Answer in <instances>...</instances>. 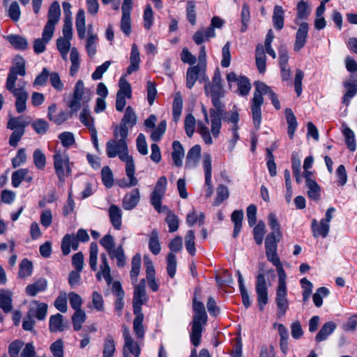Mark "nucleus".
<instances>
[{
    "label": "nucleus",
    "mask_w": 357,
    "mask_h": 357,
    "mask_svg": "<svg viewBox=\"0 0 357 357\" xmlns=\"http://www.w3.org/2000/svg\"><path fill=\"white\" fill-rule=\"evenodd\" d=\"M204 92L206 96L210 97L213 106L209 109L211 132L214 137H218L221 126L222 116L225 114V104L221 102V99L225 96V90L222 83L221 74L218 69L215 70L211 82L208 79L205 82Z\"/></svg>",
    "instance_id": "f257e3e1"
},
{
    "label": "nucleus",
    "mask_w": 357,
    "mask_h": 357,
    "mask_svg": "<svg viewBox=\"0 0 357 357\" xmlns=\"http://www.w3.org/2000/svg\"><path fill=\"white\" fill-rule=\"evenodd\" d=\"M167 181L165 176L158 178L153 191L151 194L150 203L154 209L159 213H167L165 222L168 225L169 231L172 233L178 230L179 226L178 218L173 213L169 208L162 205V200L167 189Z\"/></svg>",
    "instance_id": "f03ea898"
},
{
    "label": "nucleus",
    "mask_w": 357,
    "mask_h": 357,
    "mask_svg": "<svg viewBox=\"0 0 357 357\" xmlns=\"http://www.w3.org/2000/svg\"><path fill=\"white\" fill-rule=\"evenodd\" d=\"M192 310L194 315L192 317L190 340L195 347H198L200 344L202 333L204 326L206 324L208 317L203 303L197 301L195 296L193 298Z\"/></svg>",
    "instance_id": "7ed1b4c3"
},
{
    "label": "nucleus",
    "mask_w": 357,
    "mask_h": 357,
    "mask_svg": "<svg viewBox=\"0 0 357 357\" xmlns=\"http://www.w3.org/2000/svg\"><path fill=\"white\" fill-rule=\"evenodd\" d=\"M254 86L255 90L251 100V112L254 127L256 130H259L261 122V107L264 103L263 95L269 96L273 91L263 82L257 81L254 83Z\"/></svg>",
    "instance_id": "20e7f679"
},
{
    "label": "nucleus",
    "mask_w": 357,
    "mask_h": 357,
    "mask_svg": "<svg viewBox=\"0 0 357 357\" xmlns=\"http://www.w3.org/2000/svg\"><path fill=\"white\" fill-rule=\"evenodd\" d=\"M114 139L107 142L106 152L108 158H113L116 155L121 160L128 155V148L126 142L128 137H122L120 132L114 130Z\"/></svg>",
    "instance_id": "39448f33"
},
{
    "label": "nucleus",
    "mask_w": 357,
    "mask_h": 357,
    "mask_svg": "<svg viewBox=\"0 0 357 357\" xmlns=\"http://www.w3.org/2000/svg\"><path fill=\"white\" fill-rule=\"evenodd\" d=\"M26 82L20 79L17 86L6 87V89L15 98V109L19 114L26 110V102L29 98L28 92L26 90Z\"/></svg>",
    "instance_id": "423d86ee"
},
{
    "label": "nucleus",
    "mask_w": 357,
    "mask_h": 357,
    "mask_svg": "<svg viewBox=\"0 0 357 357\" xmlns=\"http://www.w3.org/2000/svg\"><path fill=\"white\" fill-rule=\"evenodd\" d=\"M89 240V236L85 229H79L77 231V236L73 234H66L61 241V250L64 255H68L70 252V248L73 250H77L79 248V241L87 242Z\"/></svg>",
    "instance_id": "0eeeda50"
},
{
    "label": "nucleus",
    "mask_w": 357,
    "mask_h": 357,
    "mask_svg": "<svg viewBox=\"0 0 357 357\" xmlns=\"http://www.w3.org/2000/svg\"><path fill=\"white\" fill-rule=\"evenodd\" d=\"M86 89L84 87V82L82 79L78 80L75 86L73 98L68 102V107L70 109V112L74 114L77 112L82 106L85 105L90 100V97H87L85 94Z\"/></svg>",
    "instance_id": "6e6552de"
},
{
    "label": "nucleus",
    "mask_w": 357,
    "mask_h": 357,
    "mask_svg": "<svg viewBox=\"0 0 357 357\" xmlns=\"http://www.w3.org/2000/svg\"><path fill=\"white\" fill-rule=\"evenodd\" d=\"M53 158L56 174L60 181H64L71 172L68 154L66 151H56Z\"/></svg>",
    "instance_id": "1a4fd4ad"
},
{
    "label": "nucleus",
    "mask_w": 357,
    "mask_h": 357,
    "mask_svg": "<svg viewBox=\"0 0 357 357\" xmlns=\"http://www.w3.org/2000/svg\"><path fill=\"white\" fill-rule=\"evenodd\" d=\"M17 75L21 77L26 75V61L22 56L19 55L15 57L13 64L9 69L5 87L17 86L16 84Z\"/></svg>",
    "instance_id": "9d476101"
},
{
    "label": "nucleus",
    "mask_w": 357,
    "mask_h": 357,
    "mask_svg": "<svg viewBox=\"0 0 357 357\" xmlns=\"http://www.w3.org/2000/svg\"><path fill=\"white\" fill-rule=\"evenodd\" d=\"M197 81H199L200 83L208 81V77L206 75V67L202 64L190 66L186 72L187 88L191 89Z\"/></svg>",
    "instance_id": "9b49d317"
},
{
    "label": "nucleus",
    "mask_w": 357,
    "mask_h": 357,
    "mask_svg": "<svg viewBox=\"0 0 357 357\" xmlns=\"http://www.w3.org/2000/svg\"><path fill=\"white\" fill-rule=\"evenodd\" d=\"M257 301L260 311H263L264 306L268 302V287L265 275L263 273H259L257 278L255 285Z\"/></svg>",
    "instance_id": "f8f14e48"
},
{
    "label": "nucleus",
    "mask_w": 357,
    "mask_h": 357,
    "mask_svg": "<svg viewBox=\"0 0 357 357\" xmlns=\"http://www.w3.org/2000/svg\"><path fill=\"white\" fill-rule=\"evenodd\" d=\"M137 115L134 112L133 109L128 106L126 107L124 116L121 121L120 125L115 128V130L120 132V135L122 137H128V128H132L137 123Z\"/></svg>",
    "instance_id": "ddd939ff"
},
{
    "label": "nucleus",
    "mask_w": 357,
    "mask_h": 357,
    "mask_svg": "<svg viewBox=\"0 0 357 357\" xmlns=\"http://www.w3.org/2000/svg\"><path fill=\"white\" fill-rule=\"evenodd\" d=\"M61 15L60 5L57 1H54L50 6L48 11V20L44 27L45 35L54 33L55 25L58 23Z\"/></svg>",
    "instance_id": "4468645a"
},
{
    "label": "nucleus",
    "mask_w": 357,
    "mask_h": 357,
    "mask_svg": "<svg viewBox=\"0 0 357 357\" xmlns=\"http://www.w3.org/2000/svg\"><path fill=\"white\" fill-rule=\"evenodd\" d=\"M275 303L278 308V316L283 317L289 309V301L287 299V289H276Z\"/></svg>",
    "instance_id": "2eb2a0df"
},
{
    "label": "nucleus",
    "mask_w": 357,
    "mask_h": 357,
    "mask_svg": "<svg viewBox=\"0 0 357 357\" xmlns=\"http://www.w3.org/2000/svg\"><path fill=\"white\" fill-rule=\"evenodd\" d=\"M47 314V305L46 303L38 301H33L30 303L27 314L33 319L36 318L38 320L43 321L45 319Z\"/></svg>",
    "instance_id": "dca6fc26"
},
{
    "label": "nucleus",
    "mask_w": 357,
    "mask_h": 357,
    "mask_svg": "<svg viewBox=\"0 0 357 357\" xmlns=\"http://www.w3.org/2000/svg\"><path fill=\"white\" fill-rule=\"evenodd\" d=\"M121 160L126 162V172L129 178L128 183L125 185H121V186L123 188H130L137 185L138 181L135 176V167L132 157L127 155L123 158Z\"/></svg>",
    "instance_id": "f3484780"
},
{
    "label": "nucleus",
    "mask_w": 357,
    "mask_h": 357,
    "mask_svg": "<svg viewBox=\"0 0 357 357\" xmlns=\"http://www.w3.org/2000/svg\"><path fill=\"white\" fill-rule=\"evenodd\" d=\"M308 29L309 25L307 22H303L299 24L296 33V40L294 46L295 52L300 51L305 46L308 35Z\"/></svg>",
    "instance_id": "a211bd4d"
},
{
    "label": "nucleus",
    "mask_w": 357,
    "mask_h": 357,
    "mask_svg": "<svg viewBox=\"0 0 357 357\" xmlns=\"http://www.w3.org/2000/svg\"><path fill=\"white\" fill-rule=\"evenodd\" d=\"M140 200V193L137 188L127 193L123 199L122 206L126 211L132 210L138 204Z\"/></svg>",
    "instance_id": "6ab92c4d"
},
{
    "label": "nucleus",
    "mask_w": 357,
    "mask_h": 357,
    "mask_svg": "<svg viewBox=\"0 0 357 357\" xmlns=\"http://www.w3.org/2000/svg\"><path fill=\"white\" fill-rule=\"evenodd\" d=\"M133 294V312H142V305L145 304L149 300V297L146 293V289H138L134 288Z\"/></svg>",
    "instance_id": "aec40b11"
},
{
    "label": "nucleus",
    "mask_w": 357,
    "mask_h": 357,
    "mask_svg": "<svg viewBox=\"0 0 357 357\" xmlns=\"http://www.w3.org/2000/svg\"><path fill=\"white\" fill-rule=\"evenodd\" d=\"M13 292L9 289H0V308L8 314L13 310Z\"/></svg>",
    "instance_id": "412c9836"
},
{
    "label": "nucleus",
    "mask_w": 357,
    "mask_h": 357,
    "mask_svg": "<svg viewBox=\"0 0 357 357\" xmlns=\"http://www.w3.org/2000/svg\"><path fill=\"white\" fill-rule=\"evenodd\" d=\"M313 236L315 238L319 236H321L322 238H326L330 230V224L324 222L323 220H321L319 222H317V220L314 219L312 221L311 225Z\"/></svg>",
    "instance_id": "4be33fe9"
},
{
    "label": "nucleus",
    "mask_w": 357,
    "mask_h": 357,
    "mask_svg": "<svg viewBox=\"0 0 357 357\" xmlns=\"http://www.w3.org/2000/svg\"><path fill=\"white\" fill-rule=\"evenodd\" d=\"M201 146L199 144L193 146L188 152L185 167L193 168L197 166L201 156Z\"/></svg>",
    "instance_id": "5701e85b"
},
{
    "label": "nucleus",
    "mask_w": 357,
    "mask_h": 357,
    "mask_svg": "<svg viewBox=\"0 0 357 357\" xmlns=\"http://www.w3.org/2000/svg\"><path fill=\"white\" fill-rule=\"evenodd\" d=\"M108 212L112 225L114 229L119 230L122 223V212L121 208L118 206L112 204L109 206Z\"/></svg>",
    "instance_id": "b1692460"
},
{
    "label": "nucleus",
    "mask_w": 357,
    "mask_h": 357,
    "mask_svg": "<svg viewBox=\"0 0 357 357\" xmlns=\"http://www.w3.org/2000/svg\"><path fill=\"white\" fill-rule=\"evenodd\" d=\"M173 151L172 153V158L174 165L176 167H181L183 165V158L185 155L184 149L178 141H174L172 144Z\"/></svg>",
    "instance_id": "393cba45"
},
{
    "label": "nucleus",
    "mask_w": 357,
    "mask_h": 357,
    "mask_svg": "<svg viewBox=\"0 0 357 357\" xmlns=\"http://www.w3.org/2000/svg\"><path fill=\"white\" fill-rule=\"evenodd\" d=\"M130 64L127 68V73L131 75L133 72L137 71L139 68L141 61L139 52L135 44H132L130 56Z\"/></svg>",
    "instance_id": "a878e982"
},
{
    "label": "nucleus",
    "mask_w": 357,
    "mask_h": 357,
    "mask_svg": "<svg viewBox=\"0 0 357 357\" xmlns=\"http://www.w3.org/2000/svg\"><path fill=\"white\" fill-rule=\"evenodd\" d=\"M30 123V121L28 118H25L24 116H19L17 117L10 116L8 123L7 128L10 130H22L25 131V128Z\"/></svg>",
    "instance_id": "bb28decb"
},
{
    "label": "nucleus",
    "mask_w": 357,
    "mask_h": 357,
    "mask_svg": "<svg viewBox=\"0 0 357 357\" xmlns=\"http://www.w3.org/2000/svg\"><path fill=\"white\" fill-rule=\"evenodd\" d=\"M98 40V36L93 33L92 26H89L88 28V37L86 43V50L88 55L92 58L96 54V44Z\"/></svg>",
    "instance_id": "cd10ccee"
},
{
    "label": "nucleus",
    "mask_w": 357,
    "mask_h": 357,
    "mask_svg": "<svg viewBox=\"0 0 357 357\" xmlns=\"http://www.w3.org/2000/svg\"><path fill=\"white\" fill-rule=\"evenodd\" d=\"M266 55L262 45L259 44L255 50L256 66L259 73L263 74L266 69Z\"/></svg>",
    "instance_id": "c85d7f7f"
},
{
    "label": "nucleus",
    "mask_w": 357,
    "mask_h": 357,
    "mask_svg": "<svg viewBox=\"0 0 357 357\" xmlns=\"http://www.w3.org/2000/svg\"><path fill=\"white\" fill-rule=\"evenodd\" d=\"M336 328V325L333 321L326 322L317 334L315 340L317 342L326 340L328 337L333 333Z\"/></svg>",
    "instance_id": "c756f323"
},
{
    "label": "nucleus",
    "mask_w": 357,
    "mask_h": 357,
    "mask_svg": "<svg viewBox=\"0 0 357 357\" xmlns=\"http://www.w3.org/2000/svg\"><path fill=\"white\" fill-rule=\"evenodd\" d=\"M111 259H116V265L119 268H123L126 264V257L123 245H120L107 253Z\"/></svg>",
    "instance_id": "7c9ffc66"
},
{
    "label": "nucleus",
    "mask_w": 357,
    "mask_h": 357,
    "mask_svg": "<svg viewBox=\"0 0 357 357\" xmlns=\"http://www.w3.org/2000/svg\"><path fill=\"white\" fill-rule=\"evenodd\" d=\"M135 317L133 320V331L139 339H143L144 337L145 329L143 324L144 314L142 312H133Z\"/></svg>",
    "instance_id": "2f4dec72"
},
{
    "label": "nucleus",
    "mask_w": 357,
    "mask_h": 357,
    "mask_svg": "<svg viewBox=\"0 0 357 357\" xmlns=\"http://www.w3.org/2000/svg\"><path fill=\"white\" fill-rule=\"evenodd\" d=\"M79 120L82 123L89 128L90 132H92L93 130H96L94 126V119L91 116L87 105L84 106L79 115Z\"/></svg>",
    "instance_id": "473e14b6"
},
{
    "label": "nucleus",
    "mask_w": 357,
    "mask_h": 357,
    "mask_svg": "<svg viewBox=\"0 0 357 357\" xmlns=\"http://www.w3.org/2000/svg\"><path fill=\"white\" fill-rule=\"evenodd\" d=\"M296 10V18L294 20V22L297 24H299V20L307 19L311 13L308 3L304 1L298 3Z\"/></svg>",
    "instance_id": "72a5a7b5"
},
{
    "label": "nucleus",
    "mask_w": 357,
    "mask_h": 357,
    "mask_svg": "<svg viewBox=\"0 0 357 357\" xmlns=\"http://www.w3.org/2000/svg\"><path fill=\"white\" fill-rule=\"evenodd\" d=\"M344 86L346 89V92L342 98V104L346 106L349 105L351 100L357 93V84L353 82H344Z\"/></svg>",
    "instance_id": "f704fd0d"
},
{
    "label": "nucleus",
    "mask_w": 357,
    "mask_h": 357,
    "mask_svg": "<svg viewBox=\"0 0 357 357\" xmlns=\"http://www.w3.org/2000/svg\"><path fill=\"white\" fill-rule=\"evenodd\" d=\"M47 288V281L41 278L26 287V293L30 296H35L38 293L44 291Z\"/></svg>",
    "instance_id": "c9c22d12"
},
{
    "label": "nucleus",
    "mask_w": 357,
    "mask_h": 357,
    "mask_svg": "<svg viewBox=\"0 0 357 357\" xmlns=\"http://www.w3.org/2000/svg\"><path fill=\"white\" fill-rule=\"evenodd\" d=\"M6 38L10 45L17 50H24L27 48L28 42L26 39L22 36L10 34L7 36Z\"/></svg>",
    "instance_id": "e433bc0d"
},
{
    "label": "nucleus",
    "mask_w": 357,
    "mask_h": 357,
    "mask_svg": "<svg viewBox=\"0 0 357 357\" xmlns=\"http://www.w3.org/2000/svg\"><path fill=\"white\" fill-rule=\"evenodd\" d=\"M63 318V317L59 313L50 317L49 328L50 332L63 331L66 329Z\"/></svg>",
    "instance_id": "4c0bfd02"
},
{
    "label": "nucleus",
    "mask_w": 357,
    "mask_h": 357,
    "mask_svg": "<svg viewBox=\"0 0 357 357\" xmlns=\"http://www.w3.org/2000/svg\"><path fill=\"white\" fill-rule=\"evenodd\" d=\"M75 25L79 38L80 39L84 38L86 34V24L84 11L82 9H79L77 13Z\"/></svg>",
    "instance_id": "58836bf2"
},
{
    "label": "nucleus",
    "mask_w": 357,
    "mask_h": 357,
    "mask_svg": "<svg viewBox=\"0 0 357 357\" xmlns=\"http://www.w3.org/2000/svg\"><path fill=\"white\" fill-rule=\"evenodd\" d=\"M284 12L282 6H275L273 10V23L277 30H281L284 26Z\"/></svg>",
    "instance_id": "ea45409f"
},
{
    "label": "nucleus",
    "mask_w": 357,
    "mask_h": 357,
    "mask_svg": "<svg viewBox=\"0 0 357 357\" xmlns=\"http://www.w3.org/2000/svg\"><path fill=\"white\" fill-rule=\"evenodd\" d=\"M285 116L288 124V135L290 139H293L298 123L296 118L292 110L289 108L285 109Z\"/></svg>",
    "instance_id": "a19ab883"
},
{
    "label": "nucleus",
    "mask_w": 357,
    "mask_h": 357,
    "mask_svg": "<svg viewBox=\"0 0 357 357\" xmlns=\"http://www.w3.org/2000/svg\"><path fill=\"white\" fill-rule=\"evenodd\" d=\"M53 33L45 35L44 30L43 31L42 38H37L33 43V50L36 54H40L45 51L46 44L52 39Z\"/></svg>",
    "instance_id": "79ce46f5"
},
{
    "label": "nucleus",
    "mask_w": 357,
    "mask_h": 357,
    "mask_svg": "<svg viewBox=\"0 0 357 357\" xmlns=\"http://www.w3.org/2000/svg\"><path fill=\"white\" fill-rule=\"evenodd\" d=\"M149 249L152 254L157 255L160 252L161 246L159 241L158 232L156 229L152 230L149 240Z\"/></svg>",
    "instance_id": "37998d69"
},
{
    "label": "nucleus",
    "mask_w": 357,
    "mask_h": 357,
    "mask_svg": "<svg viewBox=\"0 0 357 357\" xmlns=\"http://www.w3.org/2000/svg\"><path fill=\"white\" fill-rule=\"evenodd\" d=\"M243 219V212L242 210H235L231 216V220L234 225L233 236L236 238L242 227V220Z\"/></svg>",
    "instance_id": "c03bdc74"
},
{
    "label": "nucleus",
    "mask_w": 357,
    "mask_h": 357,
    "mask_svg": "<svg viewBox=\"0 0 357 357\" xmlns=\"http://www.w3.org/2000/svg\"><path fill=\"white\" fill-rule=\"evenodd\" d=\"M116 343L111 335H107L104 340L103 357H114Z\"/></svg>",
    "instance_id": "a18cd8bd"
},
{
    "label": "nucleus",
    "mask_w": 357,
    "mask_h": 357,
    "mask_svg": "<svg viewBox=\"0 0 357 357\" xmlns=\"http://www.w3.org/2000/svg\"><path fill=\"white\" fill-rule=\"evenodd\" d=\"M203 168L205 173V185L207 186V188L213 187L211 183V157L209 154L204 155Z\"/></svg>",
    "instance_id": "49530a36"
},
{
    "label": "nucleus",
    "mask_w": 357,
    "mask_h": 357,
    "mask_svg": "<svg viewBox=\"0 0 357 357\" xmlns=\"http://www.w3.org/2000/svg\"><path fill=\"white\" fill-rule=\"evenodd\" d=\"M305 185L307 188L308 197L314 201L319 200L321 188L316 181L308 179L307 183Z\"/></svg>",
    "instance_id": "de8ad7c7"
},
{
    "label": "nucleus",
    "mask_w": 357,
    "mask_h": 357,
    "mask_svg": "<svg viewBox=\"0 0 357 357\" xmlns=\"http://www.w3.org/2000/svg\"><path fill=\"white\" fill-rule=\"evenodd\" d=\"M183 109V99L179 93H176L173 101L172 105V114L173 119L175 122H177L182 112Z\"/></svg>",
    "instance_id": "09e8293b"
},
{
    "label": "nucleus",
    "mask_w": 357,
    "mask_h": 357,
    "mask_svg": "<svg viewBox=\"0 0 357 357\" xmlns=\"http://www.w3.org/2000/svg\"><path fill=\"white\" fill-rule=\"evenodd\" d=\"M229 197V192L227 187L225 185L220 184L216 189V197L213 205L219 206Z\"/></svg>",
    "instance_id": "8fccbe9b"
},
{
    "label": "nucleus",
    "mask_w": 357,
    "mask_h": 357,
    "mask_svg": "<svg viewBox=\"0 0 357 357\" xmlns=\"http://www.w3.org/2000/svg\"><path fill=\"white\" fill-rule=\"evenodd\" d=\"M195 240V231L188 230L185 236V246L188 252L192 256H194L196 253Z\"/></svg>",
    "instance_id": "3c124183"
},
{
    "label": "nucleus",
    "mask_w": 357,
    "mask_h": 357,
    "mask_svg": "<svg viewBox=\"0 0 357 357\" xmlns=\"http://www.w3.org/2000/svg\"><path fill=\"white\" fill-rule=\"evenodd\" d=\"M70 59L71 61V66L70 68V76H74L79 68V55L77 50L73 47L70 50Z\"/></svg>",
    "instance_id": "603ef678"
},
{
    "label": "nucleus",
    "mask_w": 357,
    "mask_h": 357,
    "mask_svg": "<svg viewBox=\"0 0 357 357\" xmlns=\"http://www.w3.org/2000/svg\"><path fill=\"white\" fill-rule=\"evenodd\" d=\"M86 318V313L84 310L82 309L75 310L72 316L73 328L75 331H78L82 328V325L85 321Z\"/></svg>",
    "instance_id": "864d4df0"
},
{
    "label": "nucleus",
    "mask_w": 357,
    "mask_h": 357,
    "mask_svg": "<svg viewBox=\"0 0 357 357\" xmlns=\"http://www.w3.org/2000/svg\"><path fill=\"white\" fill-rule=\"evenodd\" d=\"M343 135L345 138V143L349 151L354 152L356 149L354 132L348 127L343 130Z\"/></svg>",
    "instance_id": "5fc2aeb1"
},
{
    "label": "nucleus",
    "mask_w": 357,
    "mask_h": 357,
    "mask_svg": "<svg viewBox=\"0 0 357 357\" xmlns=\"http://www.w3.org/2000/svg\"><path fill=\"white\" fill-rule=\"evenodd\" d=\"M141 267V257L139 254L133 256L132 259V268L130 271V278L133 282L137 281V277Z\"/></svg>",
    "instance_id": "6e6d98bb"
},
{
    "label": "nucleus",
    "mask_w": 357,
    "mask_h": 357,
    "mask_svg": "<svg viewBox=\"0 0 357 357\" xmlns=\"http://www.w3.org/2000/svg\"><path fill=\"white\" fill-rule=\"evenodd\" d=\"M129 353L133 354L135 357H139L141 354L139 346L135 342L133 339H132V342L130 344H127V342H125L123 348V357L126 356H127V357H130Z\"/></svg>",
    "instance_id": "4d7b16f0"
},
{
    "label": "nucleus",
    "mask_w": 357,
    "mask_h": 357,
    "mask_svg": "<svg viewBox=\"0 0 357 357\" xmlns=\"http://www.w3.org/2000/svg\"><path fill=\"white\" fill-rule=\"evenodd\" d=\"M27 169H20L12 174L11 176V183L12 185L14 188H17L20 186V183L24 179L25 176L28 174Z\"/></svg>",
    "instance_id": "13d9d810"
},
{
    "label": "nucleus",
    "mask_w": 357,
    "mask_h": 357,
    "mask_svg": "<svg viewBox=\"0 0 357 357\" xmlns=\"http://www.w3.org/2000/svg\"><path fill=\"white\" fill-rule=\"evenodd\" d=\"M33 264L31 261L28 260L27 259H24L20 264L19 268V277L22 278H26L30 276L32 273Z\"/></svg>",
    "instance_id": "bf43d9fd"
},
{
    "label": "nucleus",
    "mask_w": 357,
    "mask_h": 357,
    "mask_svg": "<svg viewBox=\"0 0 357 357\" xmlns=\"http://www.w3.org/2000/svg\"><path fill=\"white\" fill-rule=\"evenodd\" d=\"M166 128L167 121L165 120L161 121L158 126L156 128L155 127L154 130L151 132V139L153 142H159L165 134Z\"/></svg>",
    "instance_id": "052dcab7"
},
{
    "label": "nucleus",
    "mask_w": 357,
    "mask_h": 357,
    "mask_svg": "<svg viewBox=\"0 0 357 357\" xmlns=\"http://www.w3.org/2000/svg\"><path fill=\"white\" fill-rule=\"evenodd\" d=\"M280 236L275 232H271L265 238V248L266 251L277 250V243L280 241Z\"/></svg>",
    "instance_id": "680f3d73"
},
{
    "label": "nucleus",
    "mask_w": 357,
    "mask_h": 357,
    "mask_svg": "<svg viewBox=\"0 0 357 357\" xmlns=\"http://www.w3.org/2000/svg\"><path fill=\"white\" fill-rule=\"evenodd\" d=\"M33 159L35 166L39 169H43L46 165V157L43 152L38 149L33 153Z\"/></svg>",
    "instance_id": "e2e57ef3"
},
{
    "label": "nucleus",
    "mask_w": 357,
    "mask_h": 357,
    "mask_svg": "<svg viewBox=\"0 0 357 357\" xmlns=\"http://www.w3.org/2000/svg\"><path fill=\"white\" fill-rule=\"evenodd\" d=\"M196 119L192 114H188L185 119L184 127L186 135L191 137L195 132Z\"/></svg>",
    "instance_id": "0e129e2a"
},
{
    "label": "nucleus",
    "mask_w": 357,
    "mask_h": 357,
    "mask_svg": "<svg viewBox=\"0 0 357 357\" xmlns=\"http://www.w3.org/2000/svg\"><path fill=\"white\" fill-rule=\"evenodd\" d=\"M238 91L241 96H247L251 89V84L250 83L249 79L244 77L241 76L240 79L238 80Z\"/></svg>",
    "instance_id": "69168bd1"
},
{
    "label": "nucleus",
    "mask_w": 357,
    "mask_h": 357,
    "mask_svg": "<svg viewBox=\"0 0 357 357\" xmlns=\"http://www.w3.org/2000/svg\"><path fill=\"white\" fill-rule=\"evenodd\" d=\"M63 349L64 344L61 339L56 340L50 347L54 357H63Z\"/></svg>",
    "instance_id": "338daca9"
},
{
    "label": "nucleus",
    "mask_w": 357,
    "mask_h": 357,
    "mask_svg": "<svg viewBox=\"0 0 357 357\" xmlns=\"http://www.w3.org/2000/svg\"><path fill=\"white\" fill-rule=\"evenodd\" d=\"M24 345V342L20 340H16L11 342L8 347V354L10 357H20V351Z\"/></svg>",
    "instance_id": "774afa93"
}]
</instances>
